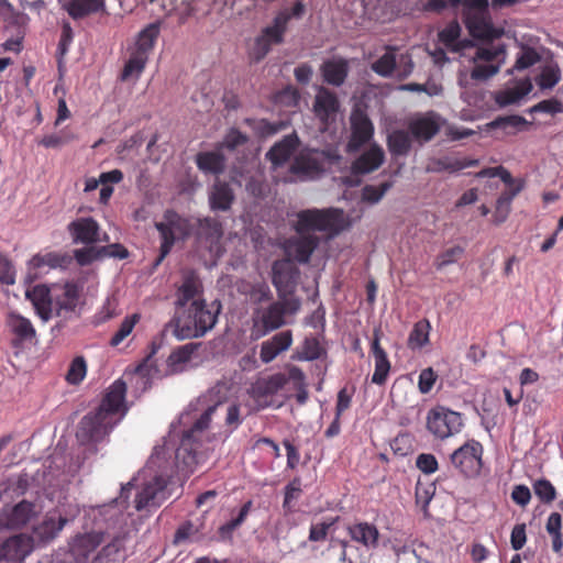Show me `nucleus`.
I'll return each mask as SVG.
<instances>
[{
	"instance_id": "13d9d810",
	"label": "nucleus",
	"mask_w": 563,
	"mask_h": 563,
	"mask_svg": "<svg viewBox=\"0 0 563 563\" xmlns=\"http://www.w3.org/2000/svg\"><path fill=\"white\" fill-rule=\"evenodd\" d=\"M500 69V64L490 63H475V66L471 70V78L476 81H485L495 76Z\"/></svg>"
},
{
	"instance_id": "37998d69",
	"label": "nucleus",
	"mask_w": 563,
	"mask_h": 563,
	"mask_svg": "<svg viewBox=\"0 0 563 563\" xmlns=\"http://www.w3.org/2000/svg\"><path fill=\"white\" fill-rule=\"evenodd\" d=\"M321 163L310 154H299L290 166V172L297 175L312 176L321 172Z\"/></svg>"
},
{
	"instance_id": "f3484780",
	"label": "nucleus",
	"mask_w": 563,
	"mask_h": 563,
	"mask_svg": "<svg viewBox=\"0 0 563 563\" xmlns=\"http://www.w3.org/2000/svg\"><path fill=\"white\" fill-rule=\"evenodd\" d=\"M167 482L158 475L152 481L147 482L142 490L136 495L135 508L136 510H143L145 508L159 507L162 501L165 499Z\"/></svg>"
},
{
	"instance_id": "4be33fe9",
	"label": "nucleus",
	"mask_w": 563,
	"mask_h": 563,
	"mask_svg": "<svg viewBox=\"0 0 563 563\" xmlns=\"http://www.w3.org/2000/svg\"><path fill=\"white\" fill-rule=\"evenodd\" d=\"M300 140L296 132L285 135L266 153V158L276 167L283 166L298 150Z\"/></svg>"
},
{
	"instance_id": "c85d7f7f",
	"label": "nucleus",
	"mask_w": 563,
	"mask_h": 563,
	"mask_svg": "<svg viewBox=\"0 0 563 563\" xmlns=\"http://www.w3.org/2000/svg\"><path fill=\"white\" fill-rule=\"evenodd\" d=\"M80 297V288L75 283H66L62 288L60 292L54 298V309L57 316L63 313H71L75 311L78 300Z\"/></svg>"
},
{
	"instance_id": "58836bf2",
	"label": "nucleus",
	"mask_w": 563,
	"mask_h": 563,
	"mask_svg": "<svg viewBox=\"0 0 563 563\" xmlns=\"http://www.w3.org/2000/svg\"><path fill=\"white\" fill-rule=\"evenodd\" d=\"M287 383L288 378L285 374L276 373L257 380L254 390L261 397L273 396L280 391Z\"/></svg>"
},
{
	"instance_id": "a19ab883",
	"label": "nucleus",
	"mask_w": 563,
	"mask_h": 563,
	"mask_svg": "<svg viewBox=\"0 0 563 563\" xmlns=\"http://www.w3.org/2000/svg\"><path fill=\"white\" fill-rule=\"evenodd\" d=\"M528 125V121L518 114L497 117L486 124L487 130L503 129L509 134L516 133Z\"/></svg>"
},
{
	"instance_id": "1a4fd4ad",
	"label": "nucleus",
	"mask_w": 563,
	"mask_h": 563,
	"mask_svg": "<svg viewBox=\"0 0 563 563\" xmlns=\"http://www.w3.org/2000/svg\"><path fill=\"white\" fill-rule=\"evenodd\" d=\"M285 305L280 301H274L268 307L260 309L253 317V327L251 336L258 340L272 331L282 328L285 324Z\"/></svg>"
},
{
	"instance_id": "864d4df0",
	"label": "nucleus",
	"mask_w": 563,
	"mask_h": 563,
	"mask_svg": "<svg viewBox=\"0 0 563 563\" xmlns=\"http://www.w3.org/2000/svg\"><path fill=\"white\" fill-rule=\"evenodd\" d=\"M393 187V181H384L378 186L366 185L362 188V200L368 203H377Z\"/></svg>"
},
{
	"instance_id": "393cba45",
	"label": "nucleus",
	"mask_w": 563,
	"mask_h": 563,
	"mask_svg": "<svg viewBox=\"0 0 563 563\" xmlns=\"http://www.w3.org/2000/svg\"><path fill=\"white\" fill-rule=\"evenodd\" d=\"M385 159L383 148L376 144L362 153L351 166L352 174L366 175L378 169Z\"/></svg>"
},
{
	"instance_id": "a18cd8bd",
	"label": "nucleus",
	"mask_w": 563,
	"mask_h": 563,
	"mask_svg": "<svg viewBox=\"0 0 563 563\" xmlns=\"http://www.w3.org/2000/svg\"><path fill=\"white\" fill-rule=\"evenodd\" d=\"M430 330L431 324L427 319L416 322L408 338V346L415 350L428 344Z\"/></svg>"
},
{
	"instance_id": "79ce46f5",
	"label": "nucleus",
	"mask_w": 563,
	"mask_h": 563,
	"mask_svg": "<svg viewBox=\"0 0 563 563\" xmlns=\"http://www.w3.org/2000/svg\"><path fill=\"white\" fill-rule=\"evenodd\" d=\"M461 35V26L456 20L449 22L439 33V42H441L446 48L459 52L464 45L459 42Z\"/></svg>"
},
{
	"instance_id": "cd10ccee",
	"label": "nucleus",
	"mask_w": 563,
	"mask_h": 563,
	"mask_svg": "<svg viewBox=\"0 0 563 563\" xmlns=\"http://www.w3.org/2000/svg\"><path fill=\"white\" fill-rule=\"evenodd\" d=\"M350 538L367 549L378 547L379 531L375 525L369 522H355L347 527Z\"/></svg>"
},
{
	"instance_id": "603ef678",
	"label": "nucleus",
	"mask_w": 563,
	"mask_h": 563,
	"mask_svg": "<svg viewBox=\"0 0 563 563\" xmlns=\"http://www.w3.org/2000/svg\"><path fill=\"white\" fill-rule=\"evenodd\" d=\"M536 496L543 504H551L556 499V489L547 478L537 479L533 485Z\"/></svg>"
},
{
	"instance_id": "c03bdc74",
	"label": "nucleus",
	"mask_w": 563,
	"mask_h": 563,
	"mask_svg": "<svg viewBox=\"0 0 563 563\" xmlns=\"http://www.w3.org/2000/svg\"><path fill=\"white\" fill-rule=\"evenodd\" d=\"M545 530L551 537L552 550L561 554L563 550L562 516L560 512H552L548 517Z\"/></svg>"
},
{
	"instance_id": "412c9836",
	"label": "nucleus",
	"mask_w": 563,
	"mask_h": 563,
	"mask_svg": "<svg viewBox=\"0 0 563 563\" xmlns=\"http://www.w3.org/2000/svg\"><path fill=\"white\" fill-rule=\"evenodd\" d=\"M292 344V333L290 330L274 334L271 339L261 344L260 358L262 363L273 362L280 353L287 351Z\"/></svg>"
},
{
	"instance_id": "6e6d98bb",
	"label": "nucleus",
	"mask_w": 563,
	"mask_h": 563,
	"mask_svg": "<svg viewBox=\"0 0 563 563\" xmlns=\"http://www.w3.org/2000/svg\"><path fill=\"white\" fill-rule=\"evenodd\" d=\"M540 59H541V56L534 48L529 47V46H523L516 59L514 68L516 70H525V69L536 65L537 63H539Z\"/></svg>"
},
{
	"instance_id": "f8f14e48",
	"label": "nucleus",
	"mask_w": 563,
	"mask_h": 563,
	"mask_svg": "<svg viewBox=\"0 0 563 563\" xmlns=\"http://www.w3.org/2000/svg\"><path fill=\"white\" fill-rule=\"evenodd\" d=\"M408 130L420 144L430 142L441 130L440 115L433 111L419 114L408 122Z\"/></svg>"
},
{
	"instance_id": "bb28decb",
	"label": "nucleus",
	"mask_w": 563,
	"mask_h": 563,
	"mask_svg": "<svg viewBox=\"0 0 563 563\" xmlns=\"http://www.w3.org/2000/svg\"><path fill=\"white\" fill-rule=\"evenodd\" d=\"M479 161L471 157L443 156L433 158L427 166L429 173H457L464 168L477 166Z\"/></svg>"
},
{
	"instance_id": "bf43d9fd",
	"label": "nucleus",
	"mask_w": 563,
	"mask_h": 563,
	"mask_svg": "<svg viewBox=\"0 0 563 563\" xmlns=\"http://www.w3.org/2000/svg\"><path fill=\"white\" fill-rule=\"evenodd\" d=\"M65 262V257L60 254L49 252L44 255H34L31 260V265L34 268H42L44 266H47L49 268H56L58 266H62Z\"/></svg>"
},
{
	"instance_id": "0eeeda50",
	"label": "nucleus",
	"mask_w": 563,
	"mask_h": 563,
	"mask_svg": "<svg viewBox=\"0 0 563 563\" xmlns=\"http://www.w3.org/2000/svg\"><path fill=\"white\" fill-rule=\"evenodd\" d=\"M426 426L435 439L444 440L461 432L464 422L460 412L439 406L428 412Z\"/></svg>"
},
{
	"instance_id": "5fc2aeb1",
	"label": "nucleus",
	"mask_w": 563,
	"mask_h": 563,
	"mask_svg": "<svg viewBox=\"0 0 563 563\" xmlns=\"http://www.w3.org/2000/svg\"><path fill=\"white\" fill-rule=\"evenodd\" d=\"M87 373V364L82 356L75 357L67 371L66 380L69 384L77 385L79 384L86 376Z\"/></svg>"
},
{
	"instance_id": "6e6552de",
	"label": "nucleus",
	"mask_w": 563,
	"mask_h": 563,
	"mask_svg": "<svg viewBox=\"0 0 563 563\" xmlns=\"http://www.w3.org/2000/svg\"><path fill=\"white\" fill-rule=\"evenodd\" d=\"M484 448L481 442L472 439L453 451L451 464L465 477H476L483 467Z\"/></svg>"
},
{
	"instance_id": "e2e57ef3",
	"label": "nucleus",
	"mask_w": 563,
	"mask_h": 563,
	"mask_svg": "<svg viewBox=\"0 0 563 563\" xmlns=\"http://www.w3.org/2000/svg\"><path fill=\"white\" fill-rule=\"evenodd\" d=\"M249 296L253 303H262L269 301L273 298L269 286L264 282L252 285L249 291Z\"/></svg>"
},
{
	"instance_id": "dca6fc26",
	"label": "nucleus",
	"mask_w": 563,
	"mask_h": 563,
	"mask_svg": "<svg viewBox=\"0 0 563 563\" xmlns=\"http://www.w3.org/2000/svg\"><path fill=\"white\" fill-rule=\"evenodd\" d=\"M464 19L470 34L479 40L493 41L503 35V30L493 25L489 12L468 13Z\"/></svg>"
},
{
	"instance_id": "49530a36",
	"label": "nucleus",
	"mask_w": 563,
	"mask_h": 563,
	"mask_svg": "<svg viewBox=\"0 0 563 563\" xmlns=\"http://www.w3.org/2000/svg\"><path fill=\"white\" fill-rule=\"evenodd\" d=\"M286 31L287 27L285 26V18L275 16L272 25L264 27L260 35L273 46L284 42Z\"/></svg>"
},
{
	"instance_id": "72a5a7b5",
	"label": "nucleus",
	"mask_w": 563,
	"mask_h": 563,
	"mask_svg": "<svg viewBox=\"0 0 563 563\" xmlns=\"http://www.w3.org/2000/svg\"><path fill=\"white\" fill-rule=\"evenodd\" d=\"M195 161L199 170L205 174L220 175L225 169V157L219 147L198 153Z\"/></svg>"
},
{
	"instance_id": "a211bd4d",
	"label": "nucleus",
	"mask_w": 563,
	"mask_h": 563,
	"mask_svg": "<svg viewBox=\"0 0 563 563\" xmlns=\"http://www.w3.org/2000/svg\"><path fill=\"white\" fill-rule=\"evenodd\" d=\"M374 134V126L366 113L354 111L351 115L350 150H357L366 144Z\"/></svg>"
},
{
	"instance_id": "c9c22d12",
	"label": "nucleus",
	"mask_w": 563,
	"mask_h": 563,
	"mask_svg": "<svg viewBox=\"0 0 563 563\" xmlns=\"http://www.w3.org/2000/svg\"><path fill=\"white\" fill-rule=\"evenodd\" d=\"M210 207L214 211H228L233 201L234 194L232 188L227 183H216L210 192Z\"/></svg>"
},
{
	"instance_id": "39448f33",
	"label": "nucleus",
	"mask_w": 563,
	"mask_h": 563,
	"mask_svg": "<svg viewBox=\"0 0 563 563\" xmlns=\"http://www.w3.org/2000/svg\"><path fill=\"white\" fill-rule=\"evenodd\" d=\"M343 211L340 209H307L297 213L294 229L298 234L310 232H338L342 227Z\"/></svg>"
},
{
	"instance_id": "ea45409f",
	"label": "nucleus",
	"mask_w": 563,
	"mask_h": 563,
	"mask_svg": "<svg viewBox=\"0 0 563 563\" xmlns=\"http://www.w3.org/2000/svg\"><path fill=\"white\" fill-rule=\"evenodd\" d=\"M523 183L518 181L515 188H509L500 194L496 201V210H495V222L501 223L506 220L510 212V206L512 199L522 190Z\"/></svg>"
},
{
	"instance_id": "052dcab7",
	"label": "nucleus",
	"mask_w": 563,
	"mask_h": 563,
	"mask_svg": "<svg viewBox=\"0 0 563 563\" xmlns=\"http://www.w3.org/2000/svg\"><path fill=\"white\" fill-rule=\"evenodd\" d=\"M322 351L323 350L317 338H306L302 344V350L300 352L299 358L305 361H314L321 356Z\"/></svg>"
},
{
	"instance_id": "c756f323",
	"label": "nucleus",
	"mask_w": 563,
	"mask_h": 563,
	"mask_svg": "<svg viewBox=\"0 0 563 563\" xmlns=\"http://www.w3.org/2000/svg\"><path fill=\"white\" fill-rule=\"evenodd\" d=\"M62 8L74 20H80L91 14L103 11L104 0H64Z\"/></svg>"
},
{
	"instance_id": "ddd939ff",
	"label": "nucleus",
	"mask_w": 563,
	"mask_h": 563,
	"mask_svg": "<svg viewBox=\"0 0 563 563\" xmlns=\"http://www.w3.org/2000/svg\"><path fill=\"white\" fill-rule=\"evenodd\" d=\"M33 550V539L27 534H16L0 544V561L22 563Z\"/></svg>"
},
{
	"instance_id": "774afa93",
	"label": "nucleus",
	"mask_w": 563,
	"mask_h": 563,
	"mask_svg": "<svg viewBox=\"0 0 563 563\" xmlns=\"http://www.w3.org/2000/svg\"><path fill=\"white\" fill-rule=\"evenodd\" d=\"M271 49L272 45L264 37L258 35L250 51V58L253 62L258 63L266 57Z\"/></svg>"
},
{
	"instance_id": "423d86ee",
	"label": "nucleus",
	"mask_w": 563,
	"mask_h": 563,
	"mask_svg": "<svg viewBox=\"0 0 563 563\" xmlns=\"http://www.w3.org/2000/svg\"><path fill=\"white\" fill-rule=\"evenodd\" d=\"M218 404L209 406L202 415L197 419L192 427L185 431L180 441V444L176 451V460L183 464L188 471L192 472L194 467L200 461V452L198 451V444L195 441V434L206 430L216 412Z\"/></svg>"
},
{
	"instance_id": "4468645a",
	"label": "nucleus",
	"mask_w": 563,
	"mask_h": 563,
	"mask_svg": "<svg viewBox=\"0 0 563 563\" xmlns=\"http://www.w3.org/2000/svg\"><path fill=\"white\" fill-rule=\"evenodd\" d=\"M320 238L314 234H298L285 242V253L298 263L306 264L309 262L312 253L318 247Z\"/></svg>"
},
{
	"instance_id": "7c9ffc66",
	"label": "nucleus",
	"mask_w": 563,
	"mask_h": 563,
	"mask_svg": "<svg viewBox=\"0 0 563 563\" xmlns=\"http://www.w3.org/2000/svg\"><path fill=\"white\" fill-rule=\"evenodd\" d=\"M26 296L32 301L40 318L44 321L49 320L54 309V301L48 287L45 285H36L32 290L27 291Z\"/></svg>"
},
{
	"instance_id": "e433bc0d",
	"label": "nucleus",
	"mask_w": 563,
	"mask_h": 563,
	"mask_svg": "<svg viewBox=\"0 0 563 563\" xmlns=\"http://www.w3.org/2000/svg\"><path fill=\"white\" fill-rule=\"evenodd\" d=\"M412 136L408 131L395 130L387 136V147L393 156H407L412 146Z\"/></svg>"
},
{
	"instance_id": "5701e85b",
	"label": "nucleus",
	"mask_w": 563,
	"mask_h": 563,
	"mask_svg": "<svg viewBox=\"0 0 563 563\" xmlns=\"http://www.w3.org/2000/svg\"><path fill=\"white\" fill-rule=\"evenodd\" d=\"M67 521V518L56 510L48 511L43 520L33 528V533L41 542H51L59 534Z\"/></svg>"
},
{
	"instance_id": "9d476101",
	"label": "nucleus",
	"mask_w": 563,
	"mask_h": 563,
	"mask_svg": "<svg viewBox=\"0 0 563 563\" xmlns=\"http://www.w3.org/2000/svg\"><path fill=\"white\" fill-rule=\"evenodd\" d=\"M340 101L335 92L328 88L320 87L313 100L312 111L320 121L322 129L327 130L335 123L340 112Z\"/></svg>"
},
{
	"instance_id": "6ab92c4d",
	"label": "nucleus",
	"mask_w": 563,
	"mask_h": 563,
	"mask_svg": "<svg viewBox=\"0 0 563 563\" xmlns=\"http://www.w3.org/2000/svg\"><path fill=\"white\" fill-rule=\"evenodd\" d=\"M197 240L206 244L210 252L218 250L223 236L222 223L214 218L198 219L196 229Z\"/></svg>"
},
{
	"instance_id": "69168bd1",
	"label": "nucleus",
	"mask_w": 563,
	"mask_h": 563,
	"mask_svg": "<svg viewBox=\"0 0 563 563\" xmlns=\"http://www.w3.org/2000/svg\"><path fill=\"white\" fill-rule=\"evenodd\" d=\"M505 54V49L503 46L498 47H477L475 55L473 56V62H484V63H490L500 55Z\"/></svg>"
},
{
	"instance_id": "09e8293b",
	"label": "nucleus",
	"mask_w": 563,
	"mask_h": 563,
	"mask_svg": "<svg viewBox=\"0 0 563 563\" xmlns=\"http://www.w3.org/2000/svg\"><path fill=\"white\" fill-rule=\"evenodd\" d=\"M141 316L133 313L123 319L118 331L112 335L110 340L111 346H118L121 344L133 331L136 323L140 321Z\"/></svg>"
},
{
	"instance_id": "680f3d73",
	"label": "nucleus",
	"mask_w": 563,
	"mask_h": 563,
	"mask_svg": "<svg viewBox=\"0 0 563 563\" xmlns=\"http://www.w3.org/2000/svg\"><path fill=\"white\" fill-rule=\"evenodd\" d=\"M463 254L464 249L462 246L456 245L450 247L438 255L435 260V266L438 269H442L443 267L450 264L456 263L462 257Z\"/></svg>"
},
{
	"instance_id": "8fccbe9b",
	"label": "nucleus",
	"mask_w": 563,
	"mask_h": 563,
	"mask_svg": "<svg viewBox=\"0 0 563 563\" xmlns=\"http://www.w3.org/2000/svg\"><path fill=\"white\" fill-rule=\"evenodd\" d=\"M396 68V55L394 48L388 47V51L372 64V69L377 75L389 77Z\"/></svg>"
},
{
	"instance_id": "3c124183",
	"label": "nucleus",
	"mask_w": 563,
	"mask_h": 563,
	"mask_svg": "<svg viewBox=\"0 0 563 563\" xmlns=\"http://www.w3.org/2000/svg\"><path fill=\"white\" fill-rule=\"evenodd\" d=\"M199 345L200 343L191 342L176 347L168 356V365L175 368L180 364L189 362L192 354L198 350Z\"/></svg>"
},
{
	"instance_id": "0e129e2a",
	"label": "nucleus",
	"mask_w": 563,
	"mask_h": 563,
	"mask_svg": "<svg viewBox=\"0 0 563 563\" xmlns=\"http://www.w3.org/2000/svg\"><path fill=\"white\" fill-rule=\"evenodd\" d=\"M75 258L81 266L89 265L92 262L102 258L101 247H85L75 251Z\"/></svg>"
},
{
	"instance_id": "9b49d317",
	"label": "nucleus",
	"mask_w": 563,
	"mask_h": 563,
	"mask_svg": "<svg viewBox=\"0 0 563 563\" xmlns=\"http://www.w3.org/2000/svg\"><path fill=\"white\" fill-rule=\"evenodd\" d=\"M37 515L36 504L23 499L10 508H3L0 523L8 529L19 530L36 518Z\"/></svg>"
},
{
	"instance_id": "aec40b11",
	"label": "nucleus",
	"mask_w": 563,
	"mask_h": 563,
	"mask_svg": "<svg viewBox=\"0 0 563 563\" xmlns=\"http://www.w3.org/2000/svg\"><path fill=\"white\" fill-rule=\"evenodd\" d=\"M67 229L75 243L88 245L100 240V227L91 217L76 219L68 224Z\"/></svg>"
},
{
	"instance_id": "f257e3e1",
	"label": "nucleus",
	"mask_w": 563,
	"mask_h": 563,
	"mask_svg": "<svg viewBox=\"0 0 563 563\" xmlns=\"http://www.w3.org/2000/svg\"><path fill=\"white\" fill-rule=\"evenodd\" d=\"M203 286L195 271L183 273L181 284L176 290L175 313L169 322L174 335L179 340L201 338L217 323L220 303L210 307L202 298Z\"/></svg>"
},
{
	"instance_id": "4d7b16f0",
	"label": "nucleus",
	"mask_w": 563,
	"mask_h": 563,
	"mask_svg": "<svg viewBox=\"0 0 563 563\" xmlns=\"http://www.w3.org/2000/svg\"><path fill=\"white\" fill-rule=\"evenodd\" d=\"M560 79L561 71L558 66H545L537 78V84L541 89H551Z\"/></svg>"
},
{
	"instance_id": "2eb2a0df",
	"label": "nucleus",
	"mask_w": 563,
	"mask_h": 563,
	"mask_svg": "<svg viewBox=\"0 0 563 563\" xmlns=\"http://www.w3.org/2000/svg\"><path fill=\"white\" fill-rule=\"evenodd\" d=\"M299 277V269L291 258H282L273 263L272 283L278 292L290 291L295 288Z\"/></svg>"
},
{
	"instance_id": "20e7f679",
	"label": "nucleus",
	"mask_w": 563,
	"mask_h": 563,
	"mask_svg": "<svg viewBox=\"0 0 563 563\" xmlns=\"http://www.w3.org/2000/svg\"><path fill=\"white\" fill-rule=\"evenodd\" d=\"M158 34L159 27L157 24H150L140 32L135 46L122 69L120 76L121 80L125 81L131 78L137 79L140 77L154 48Z\"/></svg>"
},
{
	"instance_id": "338daca9",
	"label": "nucleus",
	"mask_w": 563,
	"mask_h": 563,
	"mask_svg": "<svg viewBox=\"0 0 563 563\" xmlns=\"http://www.w3.org/2000/svg\"><path fill=\"white\" fill-rule=\"evenodd\" d=\"M416 466L424 474H433L438 471L439 464L437 457L431 453H421L416 459Z\"/></svg>"
},
{
	"instance_id": "4c0bfd02",
	"label": "nucleus",
	"mask_w": 563,
	"mask_h": 563,
	"mask_svg": "<svg viewBox=\"0 0 563 563\" xmlns=\"http://www.w3.org/2000/svg\"><path fill=\"white\" fill-rule=\"evenodd\" d=\"M123 549V539L114 538L111 542L106 544L100 551L97 552L91 563H122L124 560L122 554Z\"/></svg>"
},
{
	"instance_id": "f704fd0d",
	"label": "nucleus",
	"mask_w": 563,
	"mask_h": 563,
	"mask_svg": "<svg viewBox=\"0 0 563 563\" xmlns=\"http://www.w3.org/2000/svg\"><path fill=\"white\" fill-rule=\"evenodd\" d=\"M323 80L332 86H341L349 73V65L345 59H331L323 63L321 67Z\"/></svg>"
},
{
	"instance_id": "f03ea898",
	"label": "nucleus",
	"mask_w": 563,
	"mask_h": 563,
	"mask_svg": "<svg viewBox=\"0 0 563 563\" xmlns=\"http://www.w3.org/2000/svg\"><path fill=\"white\" fill-rule=\"evenodd\" d=\"M126 384L114 380L104 391L99 407L85 415L78 423L76 438L80 444L102 441L126 413Z\"/></svg>"
},
{
	"instance_id": "b1692460",
	"label": "nucleus",
	"mask_w": 563,
	"mask_h": 563,
	"mask_svg": "<svg viewBox=\"0 0 563 563\" xmlns=\"http://www.w3.org/2000/svg\"><path fill=\"white\" fill-rule=\"evenodd\" d=\"M371 352L375 360V371L372 376V383L376 385H384L388 378L390 371V362L387 353L380 345V331L375 330L371 343Z\"/></svg>"
},
{
	"instance_id": "de8ad7c7",
	"label": "nucleus",
	"mask_w": 563,
	"mask_h": 563,
	"mask_svg": "<svg viewBox=\"0 0 563 563\" xmlns=\"http://www.w3.org/2000/svg\"><path fill=\"white\" fill-rule=\"evenodd\" d=\"M251 507H252V501H251V500L246 501V503L241 507V509H240L239 515L236 516V518L231 519L230 521H228L227 523L222 525V526L219 528L218 533H219V536H220V538H221L222 540H225V539H230V538H231L232 532H233V531H234L239 526H241V525L245 521V519H246V517H247V515H249V512H250V510H251Z\"/></svg>"
},
{
	"instance_id": "473e14b6",
	"label": "nucleus",
	"mask_w": 563,
	"mask_h": 563,
	"mask_svg": "<svg viewBox=\"0 0 563 563\" xmlns=\"http://www.w3.org/2000/svg\"><path fill=\"white\" fill-rule=\"evenodd\" d=\"M532 82L529 78H525L517 82L514 88L495 92L494 101L499 108L518 103L525 96L532 90Z\"/></svg>"
},
{
	"instance_id": "2f4dec72",
	"label": "nucleus",
	"mask_w": 563,
	"mask_h": 563,
	"mask_svg": "<svg viewBox=\"0 0 563 563\" xmlns=\"http://www.w3.org/2000/svg\"><path fill=\"white\" fill-rule=\"evenodd\" d=\"M7 325L14 334V342L32 341L36 336L32 322L22 314L11 311L7 314Z\"/></svg>"
},
{
	"instance_id": "a878e982",
	"label": "nucleus",
	"mask_w": 563,
	"mask_h": 563,
	"mask_svg": "<svg viewBox=\"0 0 563 563\" xmlns=\"http://www.w3.org/2000/svg\"><path fill=\"white\" fill-rule=\"evenodd\" d=\"M102 541V533L92 532L77 536L70 545L77 563H86Z\"/></svg>"
},
{
	"instance_id": "7ed1b4c3",
	"label": "nucleus",
	"mask_w": 563,
	"mask_h": 563,
	"mask_svg": "<svg viewBox=\"0 0 563 563\" xmlns=\"http://www.w3.org/2000/svg\"><path fill=\"white\" fill-rule=\"evenodd\" d=\"M155 229L161 238L159 255L155 262L157 266L170 253L176 241H185L190 236L194 225L188 218L173 209H167L163 214V220L155 223Z\"/></svg>"
}]
</instances>
